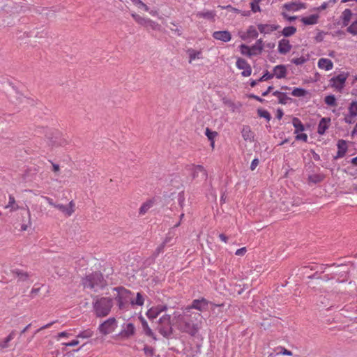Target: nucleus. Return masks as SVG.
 I'll use <instances>...</instances> for the list:
<instances>
[{
  "label": "nucleus",
  "mask_w": 357,
  "mask_h": 357,
  "mask_svg": "<svg viewBox=\"0 0 357 357\" xmlns=\"http://www.w3.org/2000/svg\"><path fill=\"white\" fill-rule=\"evenodd\" d=\"M173 321L181 332L195 335L202 327V315L192 311L191 307H185L174 313Z\"/></svg>",
  "instance_id": "1"
},
{
  "label": "nucleus",
  "mask_w": 357,
  "mask_h": 357,
  "mask_svg": "<svg viewBox=\"0 0 357 357\" xmlns=\"http://www.w3.org/2000/svg\"><path fill=\"white\" fill-rule=\"evenodd\" d=\"M342 25L347 27V31L352 36H357V17L351 10L345 9L340 15Z\"/></svg>",
  "instance_id": "2"
},
{
  "label": "nucleus",
  "mask_w": 357,
  "mask_h": 357,
  "mask_svg": "<svg viewBox=\"0 0 357 357\" xmlns=\"http://www.w3.org/2000/svg\"><path fill=\"white\" fill-rule=\"evenodd\" d=\"M157 331L165 337H169L173 332L171 317L168 314L162 316L157 322Z\"/></svg>",
  "instance_id": "3"
},
{
  "label": "nucleus",
  "mask_w": 357,
  "mask_h": 357,
  "mask_svg": "<svg viewBox=\"0 0 357 357\" xmlns=\"http://www.w3.org/2000/svg\"><path fill=\"white\" fill-rule=\"evenodd\" d=\"M111 295L117 301L120 309L125 308L126 304L131 299L130 293L121 287L113 289Z\"/></svg>",
  "instance_id": "4"
},
{
  "label": "nucleus",
  "mask_w": 357,
  "mask_h": 357,
  "mask_svg": "<svg viewBox=\"0 0 357 357\" xmlns=\"http://www.w3.org/2000/svg\"><path fill=\"white\" fill-rule=\"evenodd\" d=\"M112 306V300L108 298H101L94 303L95 312L99 317L107 315Z\"/></svg>",
  "instance_id": "5"
},
{
  "label": "nucleus",
  "mask_w": 357,
  "mask_h": 357,
  "mask_svg": "<svg viewBox=\"0 0 357 357\" xmlns=\"http://www.w3.org/2000/svg\"><path fill=\"white\" fill-rule=\"evenodd\" d=\"M306 8H307V6H306L305 3H304L290 2V3H285L284 5H283V6L282 8V14L284 18L287 19L289 21H292V20H294L296 18V17H295V16L289 17L287 15L288 12H296V11H298L300 10L305 9Z\"/></svg>",
  "instance_id": "6"
},
{
  "label": "nucleus",
  "mask_w": 357,
  "mask_h": 357,
  "mask_svg": "<svg viewBox=\"0 0 357 357\" xmlns=\"http://www.w3.org/2000/svg\"><path fill=\"white\" fill-rule=\"evenodd\" d=\"M240 52L242 54L248 56L250 57L257 56L261 54L263 50L262 40H258L255 45L249 47L245 45H241L239 47Z\"/></svg>",
  "instance_id": "7"
},
{
  "label": "nucleus",
  "mask_w": 357,
  "mask_h": 357,
  "mask_svg": "<svg viewBox=\"0 0 357 357\" xmlns=\"http://www.w3.org/2000/svg\"><path fill=\"white\" fill-rule=\"evenodd\" d=\"M117 326L116 320L114 318H109L98 326V331L105 336L114 332Z\"/></svg>",
  "instance_id": "8"
},
{
  "label": "nucleus",
  "mask_w": 357,
  "mask_h": 357,
  "mask_svg": "<svg viewBox=\"0 0 357 357\" xmlns=\"http://www.w3.org/2000/svg\"><path fill=\"white\" fill-rule=\"evenodd\" d=\"M102 285L101 275L98 273L88 275L83 280V286L85 289H91L96 287H102Z\"/></svg>",
  "instance_id": "9"
},
{
  "label": "nucleus",
  "mask_w": 357,
  "mask_h": 357,
  "mask_svg": "<svg viewBox=\"0 0 357 357\" xmlns=\"http://www.w3.org/2000/svg\"><path fill=\"white\" fill-rule=\"evenodd\" d=\"M21 215V230L26 231L31 227V212L28 208H22L20 212Z\"/></svg>",
  "instance_id": "10"
},
{
  "label": "nucleus",
  "mask_w": 357,
  "mask_h": 357,
  "mask_svg": "<svg viewBox=\"0 0 357 357\" xmlns=\"http://www.w3.org/2000/svg\"><path fill=\"white\" fill-rule=\"evenodd\" d=\"M347 78V74L344 73L338 75L335 77H333L330 81L332 87L337 91H341L344 87Z\"/></svg>",
  "instance_id": "11"
},
{
  "label": "nucleus",
  "mask_w": 357,
  "mask_h": 357,
  "mask_svg": "<svg viewBox=\"0 0 357 357\" xmlns=\"http://www.w3.org/2000/svg\"><path fill=\"white\" fill-rule=\"evenodd\" d=\"M135 333V328L131 323L125 324L122 326L121 332L117 335L119 338H129L132 336Z\"/></svg>",
  "instance_id": "12"
},
{
  "label": "nucleus",
  "mask_w": 357,
  "mask_h": 357,
  "mask_svg": "<svg viewBox=\"0 0 357 357\" xmlns=\"http://www.w3.org/2000/svg\"><path fill=\"white\" fill-rule=\"evenodd\" d=\"M348 109L349 114L344 117V121L347 123H353L357 116V101L352 102Z\"/></svg>",
  "instance_id": "13"
},
{
  "label": "nucleus",
  "mask_w": 357,
  "mask_h": 357,
  "mask_svg": "<svg viewBox=\"0 0 357 357\" xmlns=\"http://www.w3.org/2000/svg\"><path fill=\"white\" fill-rule=\"evenodd\" d=\"M236 67L239 70H242V75L244 77H248L252 73V68L250 64L244 59L238 58L236 61Z\"/></svg>",
  "instance_id": "14"
},
{
  "label": "nucleus",
  "mask_w": 357,
  "mask_h": 357,
  "mask_svg": "<svg viewBox=\"0 0 357 357\" xmlns=\"http://www.w3.org/2000/svg\"><path fill=\"white\" fill-rule=\"evenodd\" d=\"M56 208L64 215L69 217L75 212V204L73 201H71L66 206L63 204L56 205Z\"/></svg>",
  "instance_id": "15"
},
{
  "label": "nucleus",
  "mask_w": 357,
  "mask_h": 357,
  "mask_svg": "<svg viewBox=\"0 0 357 357\" xmlns=\"http://www.w3.org/2000/svg\"><path fill=\"white\" fill-rule=\"evenodd\" d=\"M187 54L188 55V61L190 63L203 59V52L202 50L190 48L187 50Z\"/></svg>",
  "instance_id": "16"
},
{
  "label": "nucleus",
  "mask_w": 357,
  "mask_h": 357,
  "mask_svg": "<svg viewBox=\"0 0 357 357\" xmlns=\"http://www.w3.org/2000/svg\"><path fill=\"white\" fill-rule=\"evenodd\" d=\"M319 17V14L317 13L301 17L300 20L304 25H314L318 23Z\"/></svg>",
  "instance_id": "17"
},
{
  "label": "nucleus",
  "mask_w": 357,
  "mask_h": 357,
  "mask_svg": "<svg viewBox=\"0 0 357 357\" xmlns=\"http://www.w3.org/2000/svg\"><path fill=\"white\" fill-rule=\"evenodd\" d=\"M167 307L163 305H158L151 307L146 312V316L149 319H155L160 313L165 311Z\"/></svg>",
  "instance_id": "18"
},
{
  "label": "nucleus",
  "mask_w": 357,
  "mask_h": 357,
  "mask_svg": "<svg viewBox=\"0 0 357 357\" xmlns=\"http://www.w3.org/2000/svg\"><path fill=\"white\" fill-rule=\"evenodd\" d=\"M258 30L262 34H270L277 30L278 26L275 24H259L257 25Z\"/></svg>",
  "instance_id": "19"
},
{
  "label": "nucleus",
  "mask_w": 357,
  "mask_h": 357,
  "mask_svg": "<svg viewBox=\"0 0 357 357\" xmlns=\"http://www.w3.org/2000/svg\"><path fill=\"white\" fill-rule=\"evenodd\" d=\"M258 36V32L256 28L250 26L248 28L246 31L241 34V38L243 40L255 39Z\"/></svg>",
  "instance_id": "20"
},
{
  "label": "nucleus",
  "mask_w": 357,
  "mask_h": 357,
  "mask_svg": "<svg viewBox=\"0 0 357 357\" xmlns=\"http://www.w3.org/2000/svg\"><path fill=\"white\" fill-rule=\"evenodd\" d=\"M317 66L319 69L326 71L331 70L333 68V63L331 60L326 58H321L319 59Z\"/></svg>",
  "instance_id": "21"
},
{
  "label": "nucleus",
  "mask_w": 357,
  "mask_h": 357,
  "mask_svg": "<svg viewBox=\"0 0 357 357\" xmlns=\"http://www.w3.org/2000/svg\"><path fill=\"white\" fill-rule=\"evenodd\" d=\"M213 36L215 39L223 42H228L231 39V33L227 31H215L213 33Z\"/></svg>",
  "instance_id": "22"
},
{
  "label": "nucleus",
  "mask_w": 357,
  "mask_h": 357,
  "mask_svg": "<svg viewBox=\"0 0 357 357\" xmlns=\"http://www.w3.org/2000/svg\"><path fill=\"white\" fill-rule=\"evenodd\" d=\"M291 49V45L289 40L282 39L278 43V52L282 54H287Z\"/></svg>",
  "instance_id": "23"
},
{
  "label": "nucleus",
  "mask_w": 357,
  "mask_h": 357,
  "mask_svg": "<svg viewBox=\"0 0 357 357\" xmlns=\"http://www.w3.org/2000/svg\"><path fill=\"white\" fill-rule=\"evenodd\" d=\"M193 177L199 178L201 181H206L207 178L206 171L202 166H196L193 169Z\"/></svg>",
  "instance_id": "24"
},
{
  "label": "nucleus",
  "mask_w": 357,
  "mask_h": 357,
  "mask_svg": "<svg viewBox=\"0 0 357 357\" xmlns=\"http://www.w3.org/2000/svg\"><path fill=\"white\" fill-rule=\"evenodd\" d=\"M207 305L208 303L204 299L195 300L193 301L192 305L190 306H188V307H191L192 311V309H196L198 310L199 311H203L206 308Z\"/></svg>",
  "instance_id": "25"
},
{
  "label": "nucleus",
  "mask_w": 357,
  "mask_h": 357,
  "mask_svg": "<svg viewBox=\"0 0 357 357\" xmlns=\"http://www.w3.org/2000/svg\"><path fill=\"white\" fill-rule=\"evenodd\" d=\"M331 124L330 118H322L318 125L317 132L320 135H323L326 130L328 128Z\"/></svg>",
  "instance_id": "26"
},
{
  "label": "nucleus",
  "mask_w": 357,
  "mask_h": 357,
  "mask_svg": "<svg viewBox=\"0 0 357 357\" xmlns=\"http://www.w3.org/2000/svg\"><path fill=\"white\" fill-rule=\"evenodd\" d=\"M273 76L278 79L284 78L287 75V68L283 65L276 66L273 69Z\"/></svg>",
  "instance_id": "27"
},
{
  "label": "nucleus",
  "mask_w": 357,
  "mask_h": 357,
  "mask_svg": "<svg viewBox=\"0 0 357 357\" xmlns=\"http://www.w3.org/2000/svg\"><path fill=\"white\" fill-rule=\"evenodd\" d=\"M139 319L142 322V328H143V330H144V333L149 336V337H151L154 339H155V336H154V333L153 332V331L151 330V328L148 325V323L147 321L145 320V319L142 317H139Z\"/></svg>",
  "instance_id": "28"
},
{
  "label": "nucleus",
  "mask_w": 357,
  "mask_h": 357,
  "mask_svg": "<svg viewBox=\"0 0 357 357\" xmlns=\"http://www.w3.org/2000/svg\"><path fill=\"white\" fill-rule=\"evenodd\" d=\"M337 148H338L337 156L342 157L344 155V153H346L347 149V143L343 140L339 141L338 144H337Z\"/></svg>",
  "instance_id": "29"
},
{
  "label": "nucleus",
  "mask_w": 357,
  "mask_h": 357,
  "mask_svg": "<svg viewBox=\"0 0 357 357\" xmlns=\"http://www.w3.org/2000/svg\"><path fill=\"white\" fill-rule=\"evenodd\" d=\"M292 123L294 127L296 128L294 134H297L298 132H303L304 130V126L298 119L294 118Z\"/></svg>",
  "instance_id": "30"
},
{
  "label": "nucleus",
  "mask_w": 357,
  "mask_h": 357,
  "mask_svg": "<svg viewBox=\"0 0 357 357\" xmlns=\"http://www.w3.org/2000/svg\"><path fill=\"white\" fill-rule=\"evenodd\" d=\"M131 15L133 17V19L135 20V21L139 24L146 26L147 24V22H150L149 19L142 17L136 13H132Z\"/></svg>",
  "instance_id": "31"
},
{
  "label": "nucleus",
  "mask_w": 357,
  "mask_h": 357,
  "mask_svg": "<svg viewBox=\"0 0 357 357\" xmlns=\"http://www.w3.org/2000/svg\"><path fill=\"white\" fill-rule=\"evenodd\" d=\"M153 206V202L149 200L144 203L139 208V213L141 215L145 214Z\"/></svg>",
  "instance_id": "32"
},
{
  "label": "nucleus",
  "mask_w": 357,
  "mask_h": 357,
  "mask_svg": "<svg viewBox=\"0 0 357 357\" xmlns=\"http://www.w3.org/2000/svg\"><path fill=\"white\" fill-rule=\"evenodd\" d=\"M6 208H9L10 211H15L19 208L17 204L15 203V200L13 197L10 196L8 204L6 206Z\"/></svg>",
  "instance_id": "33"
},
{
  "label": "nucleus",
  "mask_w": 357,
  "mask_h": 357,
  "mask_svg": "<svg viewBox=\"0 0 357 357\" xmlns=\"http://www.w3.org/2000/svg\"><path fill=\"white\" fill-rule=\"evenodd\" d=\"M242 135L245 140H252L253 139V133L248 127L244 128L242 131Z\"/></svg>",
  "instance_id": "34"
},
{
  "label": "nucleus",
  "mask_w": 357,
  "mask_h": 357,
  "mask_svg": "<svg viewBox=\"0 0 357 357\" xmlns=\"http://www.w3.org/2000/svg\"><path fill=\"white\" fill-rule=\"evenodd\" d=\"M307 92L301 88H295L291 91V95L295 97H303L307 95Z\"/></svg>",
  "instance_id": "35"
},
{
  "label": "nucleus",
  "mask_w": 357,
  "mask_h": 357,
  "mask_svg": "<svg viewBox=\"0 0 357 357\" xmlns=\"http://www.w3.org/2000/svg\"><path fill=\"white\" fill-rule=\"evenodd\" d=\"M324 102L326 105L331 107H336L337 102L335 96L333 95H329L325 97Z\"/></svg>",
  "instance_id": "36"
},
{
  "label": "nucleus",
  "mask_w": 357,
  "mask_h": 357,
  "mask_svg": "<svg viewBox=\"0 0 357 357\" xmlns=\"http://www.w3.org/2000/svg\"><path fill=\"white\" fill-rule=\"evenodd\" d=\"M132 3L137 7L138 9L143 10L144 11H149V8L141 0H131Z\"/></svg>",
  "instance_id": "37"
},
{
  "label": "nucleus",
  "mask_w": 357,
  "mask_h": 357,
  "mask_svg": "<svg viewBox=\"0 0 357 357\" xmlns=\"http://www.w3.org/2000/svg\"><path fill=\"white\" fill-rule=\"evenodd\" d=\"M222 8H225L227 10L228 12L230 13H241L244 16H248L250 15V12H243L242 13L241 10L238 8H235L232 7L231 6H227L226 7L221 6Z\"/></svg>",
  "instance_id": "38"
},
{
  "label": "nucleus",
  "mask_w": 357,
  "mask_h": 357,
  "mask_svg": "<svg viewBox=\"0 0 357 357\" xmlns=\"http://www.w3.org/2000/svg\"><path fill=\"white\" fill-rule=\"evenodd\" d=\"M130 303L132 305H137L142 306L144 304V298L140 293H137L136 299H130Z\"/></svg>",
  "instance_id": "39"
},
{
  "label": "nucleus",
  "mask_w": 357,
  "mask_h": 357,
  "mask_svg": "<svg viewBox=\"0 0 357 357\" xmlns=\"http://www.w3.org/2000/svg\"><path fill=\"white\" fill-rule=\"evenodd\" d=\"M296 29L294 26H287L283 29L282 34L284 36H290L295 33Z\"/></svg>",
  "instance_id": "40"
},
{
  "label": "nucleus",
  "mask_w": 357,
  "mask_h": 357,
  "mask_svg": "<svg viewBox=\"0 0 357 357\" xmlns=\"http://www.w3.org/2000/svg\"><path fill=\"white\" fill-rule=\"evenodd\" d=\"M258 115L261 117L266 119L267 121H269L271 119V116L269 113L263 109H259L257 110Z\"/></svg>",
  "instance_id": "41"
},
{
  "label": "nucleus",
  "mask_w": 357,
  "mask_h": 357,
  "mask_svg": "<svg viewBox=\"0 0 357 357\" xmlns=\"http://www.w3.org/2000/svg\"><path fill=\"white\" fill-rule=\"evenodd\" d=\"M93 335V331L91 330H85L81 333H79L77 335V337L80 338H89Z\"/></svg>",
  "instance_id": "42"
},
{
  "label": "nucleus",
  "mask_w": 357,
  "mask_h": 357,
  "mask_svg": "<svg viewBox=\"0 0 357 357\" xmlns=\"http://www.w3.org/2000/svg\"><path fill=\"white\" fill-rule=\"evenodd\" d=\"M206 135L208 138L209 140L213 141L214 138L217 136L218 133L215 131H212L208 128L206 129L205 132Z\"/></svg>",
  "instance_id": "43"
},
{
  "label": "nucleus",
  "mask_w": 357,
  "mask_h": 357,
  "mask_svg": "<svg viewBox=\"0 0 357 357\" xmlns=\"http://www.w3.org/2000/svg\"><path fill=\"white\" fill-rule=\"evenodd\" d=\"M260 0H254L250 3V7L252 10V12L256 13L257 11H259L260 8L258 5V3Z\"/></svg>",
  "instance_id": "44"
},
{
  "label": "nucleus",
  "mask_w": 357,
  "mask_h": 357,
  "mask_svg": "<svg viewBox=\"0 0 357 357\" xmlns=\"http://www.w3.org/2000/svg\"><path fill=\"white\" fill-rule=\"evenodd\" d=\"M296 65H301L305 63L306 59L303 56L293 59L291 61Z\"/></svg>",
  "instance_id": "45"
},
{
  "label": "nucleus",
  "mask_w": 357,
  "mask_h": 357,
  "mask_svg": "<svg viewBox=\"0 0 357 357\" xmlns=\"http://www.w3.org/2000/svg\"><path fill=\"white\" fill-rule=\"evenodd\" d=\"M296 139L305 142L307 140V135L305 133L298 132L296 134Z\"/></svg>",
  "instance_id": "46"
},
{
  "label": "nucleus",
  "mask_w": 357,
  "mask_h": 357,
  "mask_svg": "<svg viewBox=\"0 0 357 357\" xmlns=\"http://www.w3.org/2000/svg\"><path fill=\"white\" fill-rule=\"evenodd\" d=\"M279 349H280V352L278 354H281L285 355V356H292V352L289 350H287V349H285L284 347H280Z\"/></svg>",
  "instance_id": "47"
},
{
  "label": "nucleus",
  "mask_w": 357,
  "mask_h": 357,
  "mask_svg": "<svg viewBox=\"0 0 357 357\" xmlns=\"http://www.w3.org/2000/svg\"><path fill=\"white\" fill-rule=\"evenodd\" d=\"M247 252V250L245 248H241L240 249H238L236 251V255L237 256H243Z\"/></svg>",
  "instance_id": "48"
},
{
  "label": "nucleus",
  "mask_w": 357,
  "mask_h": 357,
  "mask_svg": "<svg viewBox=\"0 0 357 357\" xmlns=\"http://www.w3.org/2000/svg\"><path fill=\"white\" fill-rule=\"evenodd\" d=\"M149 22H147V24L145 26L151 27L153 29H157V27L158 26V24L157 23L154 22L153 21H152L150 19H149Z\"/></svg>",
  "instance_id": "49"
},
{
  "label": "nucleus",
  "mask_w": 357,
  "mask_h": 357,
  "mask_svg": "<svg viewBox=\"0 0 357 357\" xmlns=\"http://www.w3.org/2000/svg\"><path fill=\"white\" fill-rule=\"evenodd\" d=\"M259 165V160L255 158L254 159L252 162H251V165H250V169L251 170H255L256 169V167L258 166Z\"/></svg>",
  "instance_id": "50"
},
{
  "label": "nucleus",
  "mask_w": 357,
  "mask_h": 357,
  "mask_svg": "<svg viewBox=\"0 0 357 357\" xmlns=\"http://www.w3.org/2000/svg\"><path fill=\"white\" fill-rule=\"evenodd\" d=\"M273 77V75H270V74H265L258 81L259 82H262V81H266L268 79H271Z\"/></svg>",
  "instance_id": "51"
},
{
  "label": "nucleus",
  "mask_w": 357,
  "mask_h": 357,
  "mask_svg": "<svg viewBox=\"0 0 357 357\" xmlns=\"http://www.w3.org/2000/svg\"><path fill=\"white\" fill-rule=\"evenodd\" d=\"M44 199L46 200V202L50 205V206H54V208H56V204H55L53 201L52 199L48 197H45Z\"/></svg>",
  "instance_id": "52"
},
{
  "label": "nucleus",
  "mask_w": 357,
  "mask_h": 357,
  "mask_svg": "<svg viewBox=\"0 0 357 357\" xmlns=\"http://www.w3.org/2000/svg\"><path fill=\"white\" fill-rule=\"evenodd\" d=\"M70 334L68 332H61L58 334L57 340H59L61 337H68Z\"/></svg>",
  "instance_id": "53"
},
{
  "label": "nucleus",
  "mask_w": 357,
  "mask_h": 357,
  "mask_svg": "<svg viewBox=\"0 0 357 357\" xmlns=\"http://www.w3.org/2000/svg\"><path fill=\"white\" fill-rule=\"evenodd\" d=\"M78 344H79V341L77 340H73L70 342L64 343L63 344L66 345V346H68V347H73V346H76Z\"/></svg>",
  "instance_id": "54"
},
{
  "label": "nucleus",
  "mask_w": 357,
  "mask_h": 357,
  "mask_svg": "<svg viewBox=\"0 0 357 357\" xmlns=\"http://www.w3.org/2000/svg\"><path fill=\"white\" fill-rule=\"evenodd\" d=\"M52 171L55 173V174H58L59 172L60 171V167L58 165H56V164H52Z\"/></svg>",
  "instance_id": "55"
},
{
  "label": "nucleus",
  "mask_w": 357,
  "mask_h": 357,
  "mask_svg": "<svg viewBox=\"0 0 357 357\" xmlns=\"http://www.w3.org/2000/svg\"><path fill=\"white\" fill-rule=\"evenodd\" d=\"M326 7H327V3H324L321 6H320L319 7L315 8L314 10H316L319 13V11L326 9Z\"/></svg>",
  "instance_id": "56"
},
{
  "label": "nucleus",
  "mask_w": 357,
  "mask_h": 357,
  "mask_svg": "<svg viewBox=\"0 0 357 357\" xmlns=\"http://www.w3.org/2000/svg\"><path fill=\"white\" fill-rule=\"evenodd\" d=\"M18 277L20 280H26L27 278V274L24 273H19Z\"/></svg>",
  "instance_id": "57"
},
{
  "label": "nucleus",
  "mask_w": 357,
  "mask_h": 357,
  "mask_svg": "<svg viewBox=\"0 0 357 357\" xmlns=\"http://www.w3.org/2000/svg\"><path fill=\"white\" fill-rule=\"evenodd\" d=\"M219 238H220V240H221V241H222L223 242H225V243H227V237L225 235H224V234H220V235H219Z\"/></svg>",
  "instance_id": "58"
},
{
  "label": "nucleus",
  "mask_w": 357,
  "mask_h": 357,
  "mask_svg": "<svg viewBox=\"0 0 357 357\" xmlns=\"http://www.w3.org/2000/svg\"><path fill=\"white\" fill-rule=\"evenodd\" d=\"M351 163L355 165H357V156L351 160Z\"/></svg>",
  "instance_id": "59"
},
{
  "label": "nucleus",
  "mask_w": 357,
  "mask_h": 357,
  "mask_svg": "<svg viewBox=\"0 0 357 357\" xmlns=\"http://www.w3.org/2000/svg\"><path fill=\"white\" fill-rule=\"evenodd\" d=\"M258 82H259L258 80H257V81H255V80L252 81V82H250V86H251L252 87H254V86L257 84V83Z\"/></svg>",
  "instance_id": "60"
},
{
  "label": "nucleus",
  "mask_w": 357,
  "mask_h": 357,
  "mask_svg": "<svg viewBox=\"0 0 357 357\" xmlns=\"http://www.w3.org/2000/svg\"><path fill=\"white\" fill-rule=\"evenodd\" d=\"M354 134H357V123L352 131V135H354Z\"/></svg>",
  "instance_id": "61"
},
{
  "label": "nucleus",
  "mask_w": 357,
  "mask_h": 357,
  "mask_svg": "<svg viewBox=\"0 0 357 357\" xmlns=\"http://www.w3.org/2000/svg\"><path fill=\"white\" fill-rule=\"evenodd\" d=\"M250 98H255V99H256V100H257L259 101H261V99L260 98H259V97H257V96H256L255 95L250 96Z\"/></svg>",
  "instance_id": "62"
},
{
  "label": "nucleus",
  "mask_w": 357,
  "mask_h": 357,
  "mask_svg": "<svg viewBox=\"0 0 357 357\" xmlns=\"http://www.w3.org/2000/svg\"><path fill=\"white\" fill-rule=\"evenodd\" d=\"M349 1H355V2H357V0H342L341 2L342 3H347V2H349Z\"/></svg>",
  "instance_id": "63"
},
{
  "label": "nucleus",
  "mask_w": 357,
  "mask_h": 357,
  "mask_svg": "<svg viewBox=\"0 0 357 357\" xmlns=\"http://www.w3.org/2000/svg\"><path fill=\"white\" fill-rule=\"evenodd\" d=\"M149 13H150V14H151V15H155V12H154V11H152V10H151V11H150V10H149Z\"/></svg>",
  "instance_id": "64"
}]
</instances>
